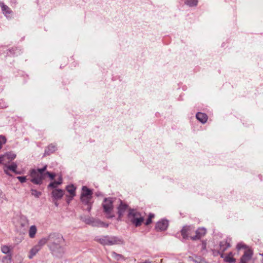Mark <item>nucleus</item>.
Here are the masks:
<instances>
[{"label":"nucleus","mask_w":263,"mask_h":263,"mask_svg":"<svg viewBox=\"0 0 263 263\" xmlns=\"http://www.w3.org/2000/svg\"><path fill=\"white\" fill-rule=\"evenodd\" d=\"M12 260V255L11 254H8L7 256H4L2 258V262L3 263H10Z\"/></svg>","instance_id":"obj_28"},{"label":"nucleus","mask_w":263,"mask_h":263,"mask_svg":"<svg viewBox=\"0 0 263 263\" xmlns=\"http://www.w3.org/2000/svg\"><path fill=\"white\" fill-rule=\"evenodd\" d=\"M128 218L130 222L136 227L140 226L144 220V217L142 214L135 210H129Z\"/></svg>","instance_id":"obj_4"},{"label":"nucleus","mask_w":263,"mask_h":263,"mask_svg":"<svg viewBox=\"0 0 263 263\" xmlns=\"http://www.w3.org/2000/svg\"><path fill=\"white\" fill-rule=\"evenodd\" d=\"M96 195L97 196H99L101 195V193H96Z\"/></svg>","instance_id":"obj_42"},{"label":"nucleus","mask_w":263,"mask_h":263,"mask_svg":"<svg viewBox=\"0 0 263 263\" xmlns=\"http://www.w3.org/2000/svg\"><path fill=\"white\" fill-rule=\"evenodd\" d=\"M57 182V183H58L59 185L61 184L62 183V178L61 176H59V177L58 179V180L56 181Z\"/></svg>","instance_id":"obj_36"},{"label":"nucleus","mask_w":263,"mask_h":263,"mask_svg":"<svg viewBox=\"0 0 263 263\" xmlns=\"http://www.w3.org/2000/svg\"><path fill=\"white\" fill-rule=\"evenodd\" d=\"M17 179L21 182L24 183L26 181V177L25 176H18L17 177Z\"/></svg>","instance_id":"obj_34"},{"label":"nucleus","mask_w":263,"mask_h":263,"mask_svg":"<svg viewBox=\"0 0 263 263\" xmlns=\"http://www.w3.org/2000/svg\"><path fill=\"white\" fill-rule=\"evenodd\" d=\"M41 249L39 248V247L37 246L36 245L34 246L30 251L29 255L28 256L29 258H32Z\"/></svg>","instance_id":"obj_20"},{"label":"nucleus","mask_w":263,"mask_h":263,"mask_svg":"<svg viewBox=\"0 0 263 263\" xmlns=\"http://www.w3.org/2000/svg\"><path fill=\"white\" fill-rule=\"evenodd\" d=\"M7 106V103L4 100H0V108H5Z\"/></svg>","instance_id":"obj_33"},{"label":"nucleus","mask_w":263,"mask_h":263,"mask_svg":"<svg viewBox=\"0 0 263 263\" xmlns=\"http://www.w3.org/2000/svg\"><path fill=\"white\" fill-rule=\"evenodd\" d=\"M56 149V146L51 144L48 146L47 148L45 151V153L47 154V155H49L50 153H52L55 151Z\"/></svg>","instance_id":"obj_25"},{"label":"nucleus","mask_w":263,"mask_h":263,"mask_svg":"<svg viewBox=\"0 0 263 263\" xmlns=\"http://www.w3.org/2000/svg\"><path fill=\"white\" fill-rule=\"evenodd\" d=\"M0 7L5 16L7 17H10V14L12 13V11L10 8L5 5L3 2H0Z\"/></svg>","instance_id":"obj_15"},{"label":"nucleus","mask_w":263,"mask_h":263,"mask_svg":"<svg viewBox=\"0 0 263 263\" xmlns=\"http://www.w3.org/2000/svg\"><path fill=\"white\" fill-rule=\"evenodd\" d=\"M52 195L55 199H60L64 195V191L61 189H55L52 192Z\"/></svg>","instance_id":"obj_16"},{"label":"nucleus","mask_w":263,"mask_h":263,"mask_svg":"<svg viewBox=\"0 0 263 263\" xmlns=\"http://www.w3.org/2000/svg\"><path fill=\"white\" fill-rule=\"evenodd\" d=\"M114 199L111 197L104 198L102 203L103 212L107 218H111L114 217L113 211Z\"/></svg>","instance_id":"obj_6"},{"label":"nucleus","mask_w":263,"mask_h":263,"mask_svg":"<svg viewBox=\"0 0 263 263\" xmlns=\"http://www.w3.org/2000/svg\"><path fill=\"white\" fill-rule=\"evenodd\" d=\"M92 191L86 186H83L80 199L83 204L87 205V210L90 212L92 207Z\"/></svg>","instance_id":"obj_2"},{"label":"nucleus","mask_w":263,"mask_h":263,"mask_svg":"<svg viewBox=\"0 0 263 263\" xmlns=\"http://www.w3.org/2000/svg\"><path fill=\"white\" fill-rule=\"evenodd\" d=\"M48 246L52 253L57 256H61L65 252L63 236L59 233H53L48 235Z\"/></svg>","instance_id":"obj_1"},{"label":"nucleus","mask_w":263,"mask_h":263,"mask_svg":"<svg viewBox=\"0 0 263 263\" xmlns=\"http://www.w3.org/2000/svg\"><path fill=\"white\" fill-rule=\"evenodd\" d=\"M31 194L35 197H39L41 195V192L37 191L36 190L31 189Z\"/></svg>","instance_id":"obj_31"},{"label":"nucleus","mask_w":263,"mask_h":263,"mask_svg":"<svg viewBox=\"0 0 263 263\" xmlns=\"http://www.w3.org/2000/svg\"><path fill=\"white\" fill-rule=\"evenodd\" d=\"M196 118L202 123H205L208 120V116L205 114L198 112L196 115Z\"/></svg>","instance_id":"obj_17"},{"label":"nucleus","mask_w":263,"mask_h":263,"mask_svg":"<svg viewBox=\"0 0 263 263\" xmlns=\"http://www.w3.org/2000/svg\"><path fill=\"white\" fill-rule=\"evenodd\" d=\"M154 217V215L153 214H149V216H148V217H151V219L152 220V219Z\"/></svg>","instance_id":"obj_39"},{"label":"nucleus","mask_w":263,"mask_h":263,"mask_svg":"<svg viewBox=\"0 0 263 263\" xmlns=\"http://www.w3.org/2000/svg\"><path fill=\"white\" fill-rule=\"evenodd\" d=\"M67 191L70 194L71 196V199H72L76 196V188L73 185H68L66 188Z\"/></svg>","instance_id":"obj_18"},{"label":"nucleus","mask_w":263,"mask_h":263,"mask_svg":"<svg viewBox=\"0 0 263 263\" xmlns=\"http://www.w3.org/2000/svg\"><path fill=\"white\" fill-rule=\"evenodd\" d=\"M28 225V220L27 218L24 215H21L18 219L17 223L16 224L17 227L21 228H25L27 227Z\"/></svg>","instance_id":"obj_13"},{"label":"nucleus","mask_w":263,"mask_h":263,"mask_svg":"<svg viewBox=\"0 0 263 263\" xmlns=\"http://www.w3.org/2000/svg\"><path fill=\"white\" fill-rule=\"evenodd\" d=\"M231 238H228L226 240H223L221 241L219 243V253L220 254V257L221 258L224 257V254L223 252L229 247H231L230 245V242H231Z\"/></svg>","instance_id":"obj_8"},{"label":"nucleus","mask_w":263,"mask_h":263,"mask_svg":"<svg viewBox=\"0 0 263 263\" xmlns=\"http://www.w3.org/2000/svg\"><path fill=\"white\" fill-rule=\"evenodd\" d=\"M192 228L191 226H185L183 227L181 230V234L184 239H187L189 237H192L191 236V231Z\"/></svg>","instance_id":"obj_10"},{"label":"nucleus","mask_w":263,"mask_h":263,"mask_svg":"<svg viewBox=\"0 0 263 263\" xmlns=\"http://www.w3.org/2000/svg\"><path fill=\"white\" fill-rule=\"evenodd\" d=\"M4 196V195L2 191V190L0 189V198H3Z\"/></svg>","instance_id":"obj_38"},{"label":"nucleus","mask_w":263,"mask_h":263,"mask_svg":"<svg viewBox=\"0 0 263 263\" xmlns=\"http://www.w3.org/2000/svg\"><path fill=\"white\" fill-rule=\"evenodd\" d=\"M223 258H224V260L226 262L229 263H232L235 261V259L233 258L232 253L231 252L226 256L224 255V257Z\"/></svg>","instance_id":"obj_23"},{"label":"nucleus","mask_w":263,"mask_h":263,"mask_svg":"<svg viewBox=\"0 0 263 263\" xmlns=\"http://www.w3.org/2000/svg\"><path fill=\"white\" fill-rule=\"evenodd\" d=\"M49 242L48 236L46 238H43L40 240L36 245L37 246L39 247V248L41 249L42 247L44 246L47 242Z\"/></svg>","instance_id":"obj_26"},{"label":"nucleus","mask_w":263,"mask_h":263,"mask_svg":"<svg viewBox=\"0 0 263 263\" xmlns=\"http://www.w3.org/2000/svg\"><path fill=\"white\" fill-rule=\"evenodd\" d=\"M44 174H45V176L48 175L51 180H53L55 177V174L54 173H51L49 172L44 173Z\"/></svg>","instance_id":"obj_35"},{"label":"nucleus","mask_w":263,"mask_h":263,"mask_svg":"<svg viewBox=\"0 0 263 263\" xmlns=\"http://www.w3.org/2000/svg\"><path fill=\"white\" fill-rule=\"evenodd\" d=\"M237 249L238 251H243V254L240 259V263H248L252 257V251L242 243L237 244Z\"/></svg>","instance_id":"obj_7"},{"label":"nucleus","mask_w":263,"mask_h":263,"mask_svg":"<svg viewBox=\"0 0 263 263\" xmlns=\"http://www.w3.org/2000/svg\"><path fill=\"white\" fill-rule=\"evenodd\" d=\"M4 171H5V172L6 173V174H7V175H9V172H8V170H7L5 169V170H4Z\"/></svg>","instance_id":"obj_40"},{"label":"nucleus","mask_w":263,"mask_h":263,"mask_svg":"<svg viewBox=\"0 0 263 263\" xmlns=\"http://www.w3.org/2000/svg\"><path fill=\"white\" fill-rule=\"evenodd\" d=\"M185 3L190 7L196 6L198 4V0H186Z\"/></svg>","instance_id":"obj_27"},{"label":"nucleus","mask_w":263,"mask_h":263,"mask_svg":"<svg viewBox=\"0 0 263 263\" xmlns=\"http://www.w3.org/2000/svg\"><path fill=\"white\" fill-rule=\"evenodd\" d=\"M97 240L101 245L112 246L114 245H122L124 243L122 239L116 236H104L98 238Z\"/></svg>","instance_id":"obj_5"},{"label":"nucleus","mask_w":263,"mask_h":263,"mask_svg":"<svg viewBox=\"0 0 263 263\" xmlns=\"http://www.w3.org/2000/svg\"><path fill=\"white\" fill-rule=\"evenodd\" d=\"M16 157V155L12 152H8L4 155L0 156V163H4L7 160L11 161Z\"/></svg>","instance_id":"obj_11"},{"label":"nucleus","mask_w":263,"mask_h":263,"mask_svg":"<svg viewBox=\"0 0 263 263\" xmlns=\"http://www.w3.org/2000/svg\"><path fill=\"white\" fill-rule=\"evenodd\" d=\"M12 249V248L10 246H8L7 245H3L1 247V251L2 252L5 254H11L10 253L11 250Z\"/></svg>","instance_id":"obj_24"},{"label":"nucleus","mask_w":263,"mask_h":263,"mask_svg":"<svg viewBox=\"0 0 263 263\" xmlns=\"http://www.w3.org/2000/svg\"><path fill=\"white\" fill-rule=\"evenodd\" d=\"M71 200V196H70V198H69V199H67V202L68 203H69V201H70Z\"/></svg>","instance_id":"obj_41"},{"label":"nucleus","mask_w":263,"mask_h":263,"mask_svg":"<svg viewBox=\"0 0 263 263\" xmlns=\"http://www.w3.org/2000/svg\"><path fill=\"white\" fill-rule=\"evenodd\" d=\"M152 222V220L151 219V217H148L147 219L145 224V225H148Z\"/></svg>","instance_id":"obj_37"},{"label":"nucleus","mask_w":263,"mask_h":263,"mask_svg":"<svg viewBox=\"0 0 263 263\" xmlns=\"http://www.w3.org/2000/svg\"><path fill=\"white\" fill-rule=\"evenodd\" d=\"M94 218L88 217H81V220L85 223L91 225L92 222Z\"/></svg>","instance_id":"obj_29"},{"label":"nucleus","mask_w":263,"mask_h":263,"mask_svg":"<svg viewBox=\"0 0 263 263\" xmlns=\"http://www.w3.org/2000/svg\"><path fill=\"white\" fill-rule=\"evenodd\" d=\"M111 255L113 258L117 261L125 260V257L121 254H118L115 251H112L111 253Z\"/></svg>","instance_id":"obj_21"},{"label":"nucleus","mask_w":263,"mask_h":263,"mask_svg":"<svg viewBox=\"0 0 263 263\" xmlns=\"http://www.w3.org/2000/svg\"><path fill=\"white\" fill-rule=\"evenodd\" d=\"M46 168L47 165H45L42 168L32 170L30 172V177H31L30 181L35 184H41L42 180L45 177L44 172L46 170Z\"/></svg>","instance_id":"obj_3"},{"label":"nucleus","mask_w":263,"mask_h":263,"mask_svg":"<svg viewBox=\"0 0 263 263\" xmlns=\"http://www.w3.org/2000/svg\"><path fill=\"white\" fill-rule=\"evenodd\" d=\"M59 184L57 183V182L54 181L53 182H51L48 186V188H52V189H55L58 187V186Z\"/></svg>","instance_id":"obj_32"},{"label":"nucleus","mask_w":263,"mask_h":263,"mask_svg":"<svg viewBox=\"0 0 263 263\" xmlns=\"http://www.w3.org/2000/svg\"><path fill=\"white\" fill-rule=\"evenodd\" d=\"M91 226L93 227H107L108 224H106L98 219L93 218Z\"/></svg>","instance_id":"obj_19"},{"label":"nucleus","mask_w":263,"mask_h":263,"mask_svg":"<svg viewBox=\"0 0 263 263\" xmlns=\"http://www.w3.org/2000/svg\"><path fill=\"white\" fill-rule=\"evenodd\" d=\"M168 226V221L166 220L162 219L157 222L156 224L155 228L158 231H163L166 230Z\"/></svg>","instance_id":"obj_9"},{"label":"nucleus","mask_w":263,"mask_h":263,"mask_svg":"<svg viewBox=\"0 0 263 263\" xmlns=\"http://www.w3.org/2000/svg\"><path fill=\"white\" fill-rule=\"evenodd\" d=\"M16 168H17V165L14 163H13L7 166V168L8 170L12 171L13 172H15L16 173Z\"/></svg>","instance_id":"obj_30"},{"label":"nucleus","mask_w":263,"mask_h":263,"mask_svg":"<svg viewBox=\"0 0 263 263\" xmlns=\"http://www.w3.org/2000/svg\"><path fill=\"white\" fill-rule=\"evenodd\" d=\"M206 232V231L205 228H199L196 231V235L191 237V239L193 240L199 239L205 234Z\"/></svg>","instance_id":"obj_12"},{"label":"nucleus","mask_w":263,"mask_h":263,"mask_svg":"<svg viewBox=\"0 0 263 263\" xmlns=\"http://www.w3.org/2000/svg\"><path fill=\"white\" fill-rule=\"evenodd\" d=\"M54 204L57 206L58 205V204L57 202H55Z\"/></svg>","instance_id":"obj_43"},{"label":"nucleus","mask_w":263,"mask_h":263,"mask_svg":"<svg viewBox=\"0 0 263 263\" xmlns=\"http://www.w3.org/2000/svg\"><path fill=\"white\" fill-rule=\"evenodd\" d=\"M128 206L127 204L121 202L118 209V213L119 215V219H120L125 214V212L128 210Z\"/></svg>","instance_id":"obj_14"},{"label":"nucleus","mask_w":263,"mask_h":263,"mask_svg":"<svg viewBox=\"0 0 263 263\" xmlns=\"http://www.w3.org/2000/svg\"><path fill=\"white\" fill-rule=\"evenodd\" d=\"M37 232V229L35 226H31L29 230V236L30 238L34 237Z\"/></svg>","instance_id":"obj_22"}]
</instances>
